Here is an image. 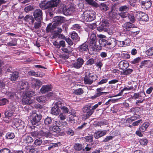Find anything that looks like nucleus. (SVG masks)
Listing matches in <instances>:
<instances>
[{
  "mask_svg": "<svg viewBox=\"0 0 153 153\" xmlns=\"http://www.w3.org/2000/svg\"><path fill=\"white\" fill-rule=\"evenodd\" d=\"M14 113L12 112H11L7 109V111L5 113V117H11L13 115Z\"/></svg>",
  "mask_w": 153,
  "mask_h": 153,
  "instance_id": "obj_46",
  "label": "nucleus"
},
{
  "mask_svg": "<svg viewBox=\"0 0 153 153\" xmlns=\"http://www.w3.org/2000/svg\"><path fill=\"white\" fill-rule=\"evenodd\" d=\"M11 41L9 42H7L6 45L8 46H15L16 45L17 40L15 38L11 39Z\"/></svg>",
  "mask_w": 153,
  "mask_h": 153,
  "instance_id": "obj_34",
  "label": "nucleus"
},
{
  "mask_svg": "<svg viewBox=\"0 0 153 153\" xmlns=\"http://www.w3.org/2000/svg\"><path fill=\"white\" fill-rule=\"evenodd\" d=\"M148 142L147 139L145 138H142L140 140V143L142 145H146Z\"/></svg>",
  "mask_w": 153,
  "mask_h": 153,
  "instance_id": "obj_54",
  "label": "nucleus"
},
{
  "mask_svg": "<svg viewBox=\"0 0 153 153\" xmlns=\"http://www.w3.org/2000/svg\"><path fill=\"white\" fill-rule=\"evenodd\" d=\"M86 141L87 142H91L93 141V137L91 135L86 136L85 137Z\"/></svg>",
  "mask_w": 153,
  "mask_h": 153,
  "instance_id": "obj_58",
  "label": "nucleus"
},
{
  "mask_svg": "<svg viewBox=\"0 0 153 153\" xmlns=\"http://www.w3.org/2000/svg\"><path fill=\"white\" fill-rule=\"evenodd\" d=\"M102 26H103L104 28H105L108 26V23L106 20H103L100 25Z\"/></svg>",
  "mask_w": 153,
  "mask_h": 153,
  "instance_id": "obj_59",
  "label": "nucleus"
},
{
  "mask_svg": "<svg viewBox=\"0 0 153 153\" xmlns=\"http://www.w3.org/2000/svg\"><path fill=\"white\" fill-rule=\"evenodd\" d=\"M106 130L97 131L95 132L94 134V137L97 139L105 135L106 134Z\"/></svg>",
  "mask_w": 153,
  "mask_h": 153,
  "instance_id": "obj_15",
  "label": "nucleus"
},
{
  "mask_svg": "<svg viewBox=\"0 0 153 153\" xmlns=\"http://www.w3.org/2000/svg\"><path fill=\"white\" fill-rule=\"evenodd\" d=\"M133 70L130 68L125 69L123 70L121 73L123 75H128L131 74L133 72Z\"/></svg>",
  "mask_w": 153,
  "mask_h": 153,
  "instance_id": "obj_32",
  "label": "nucleus"
},
{
  "mask_svg": "<svg viewBox=\"0 0 153 153\" xmlns=\"http://www.w3.org/2000/svg\"><path fill=\"white\" fill-rule=\"evenodd\" d=\"M29 24H32L34 22V19L32 16L26 15L24 19Z\"/></svg>",
  "mask_w": 153,
  "mask_h": 153,
  "instance_id": "obj_25",
  "label": "nucleus"
},
{
  "mask_svg": "<svg viewBox=\"0 0 153 153\" xmlns=\"http://www.w3.org/2000/svg\"><path fill=\"white\" fill-rule=\"evenodd\" d=\"M42 84L40 81L36 79H33L31 83L32 87L33 88H39Z\"/></svg>",
  "mask_w": 153,
  "mask_h": 153,
  "instance_id": "obj_18",
  "label": "nucleus"
},
{
  "mask_svg": "<svg viewBox=\"0 0 153 153\" xmlns=\"http://www.w3.org/2000/svg\"><path fill=\"white\" fill-rule=\"evenodd\" d=\"M8 102V100L6 98H2L0 100V105H3Z\"/></svg>",
  "mask_w": 153,
  "mask_h": 153,
  "instance_id": "obj_53",
  "label": "nucleus"
},
{
  "mask_svg": "<svg viewBox=\"0 0 153 153\" xmlns=\"http://www.w3.org/2000/svg\"><path fill=\"white\" fill-rule=\"evenodd\" d=\"M105 87H100L97 88L96 90V93H95L94 96H91V98L93 99H94L96 98L99 97L100 96L104 94H108L109 93L108 92H102L105 89Z\"/></svg>",
  "mask_w": 153,
  "mask_h": 153,
  "instance_id": "obj_6",
  "label": "nucleus"
},
{
  "mask_svg": "<svg viewBox=\"0 0 153 153\" xmlns=\"http://www.w3.org/2000/svg\"><path fill=\"white\" fill-rule=\"evenodd\" d=\"M26 149L31 153H33L35 151V148L33 145H28L26 146Z\"/></svg>",
  "mask_w": 153,
  "mask_h": 153,
  "instance_id": "obj_39",
  "label": "nucleus"
},
{
  "mask_svg": "<svg viewBox=\"0 0 153 153\" xmlns=\"http://www.w3.org/2000/svg\"><path fill=\"white\" fill-rule=\"evenodd\" d=\"M74 149L76 151H79L82 148V146L79 143L75 144L74 146Z\"/></svg>",
  "mask_w": 153,
  "mask_h": 153,
  "instance_id": "obj_44",
  "label": "nucleus"
},
{
  "mask_svg": "<svg viewBox=\"0 0 153 153\" xmlns=\"http://www.w3.org/2000/svg\"><path fill=\"white\" fill-rule=\"evenodd\" d=\"M0 153H10V150L7 148H4L0 150Z\"/></svg>",
  "mask_w": 153,
  "mask_h": 153,
  "instance_id": "obj_64",
  "label": "nucleus"
},
{
  "mask_svg": "<svg viewBox=\"0 0 153 153\" xmlns=\"http://www.w3.org/2000/svg\"><path fill=\"white\" fill-rule=\"evenodd\" d=\"M36 100L40 103H45L47 101V98L44 96L37 97H36Z\"/></svg>",
  "mask_w": 153,
  "mask_h": 153,
  "instance_id": "obj_23",
  "label": "nucleus"
},
{
  "mask_svg": "<svg viewBox=\"0 0 153 153\" xmlns=\"http://www.w3.org/2000/svg\"><path fill=\"white\" fill-rule=\"evenodd\" d=\"M141 93H134L132 96V98L133 99L136 100L138 98V97H140Z\"/></svg>",
  "mask_w": 153,
  "mask_h": 153,
  "instance_id": "obj_62",
  "label": "nucleus"
},
{
  "mask_svg": "<svg viewBox=\"0 0 153 153\" xmlns=\"http://www.w3.org/2000/svg\"><path fill=\"white\" fill-rule=\"evenodd\" d=\"M144 14L145 13L142 12H137L136 14V17H138V19L140 20L141 18H142L143 16V14Z\"/></svg>",
  "mask_w": 153,
  "mask_h": 153,
  "instance_id": "obj_60",
  "label": "nucleus"
},
{
  "mask_svg": "<svg viewBox=\"0 0 153 153\" xmlns=\"http://www.w3.org/2000/svg\"><path fill=\"white\" fill-rule=\"evenodd\" d=\"M6 94L7 96L9 98L13 100H15L18 99V97L15 93L12 92H7Z\"/></svg>",
  "mask_w": 153,
  "mask_h": 153,
  "instance_id": "obj_24",
  "label": "nucleus"
},
{
  "mask_svg": "<svg viewBox=\"0 0 153 153\" xmlns=\"http://www.w3.org/2000/svg\"><path fill=\"white\" fill-rule=\"evenodd\" d=\"M91 106V104H88L86 105L82 108L83 112L85 114L83 115V117L86 119L88 118L93 113V110H92Z\"/></svg>",
  "mask_w": 153,
  "mask_h": 153,
  "instance_id": "obj_2",
  "label": "nucleus"
},
{
  "mask_svg": "<svg viewBox=\"0 0 153 153\" xmlns=\"http://www.w3.org/2000/svg\"><path fill=\"white\" fill-rule=\"evenodd\" d=\"M53 119H51V117H47L44 120V123L46 125L49 126L52 123Z\"/></svg>",
  "mask_w": 153,
  "mask_h": 153,
  "instance_id": "obj_36",
  "label": "nucleus"
},
{
  "mask_svg": "<svg viewBox=\"0 0 153 153\" xmlns=\"http://www.w3.org/2000/svg\"><path fill=\"white\" fill-rule=\"evenodd\" d=\"M140 108H132L130 109V111L134 112L136 115H139L138 111Z\"/></svg>",
  "mask_w": 153,
  "mask_h": 153,
  "instance_id": "obj_48",
  "label": "nucleus"
},
{
  "mask_svg": "<svg viewBox=\"0 0 153 153\" xmlns=\"http://www.w3.org/2000/svg\"><path fill=\"white\" fill-rule=\"evenodd\" d=\"M83 59L81 58H79L72 63V66L75 68L78 69L82 67L84 63Z\"/></svg>",
  "mask_w": 153,
  "mask_h": 153,
  "instance_id": "obj_5",
  "label": "nucleus"
},
{
  "mask_svg": "<svg viewBox=\"0 0 153 153\" xmlns=\"http://www.w3.org/2000/svg\"><path fill=\"white\" fill-rule=\"evenodd\" d=\"M149 125V124L148 122H146L144 123L140 127V131L141 132L145 131Z\"/></svg>",
  "mask_w": 153,
  "mask_h": 153,
  "instance_id": "obj_29",
  "label": "nucleus"
},
{
  "mask_svg": "<svg viewBox=\"0 0 153 153\" xmlns=\"http://www.w3.org/2000/svg\"><path fill=\"white\" fill-rule=\"evenodd\" d=\"M57 122V121H55L54 124L53 123V126H49V129L51 131L58 133L60 132L61 130L60 128L58 126H56V123Z\"/></svg>",
  "mask_w": 153,
  "mask_h": 153,
  "instance_id": "obj_19",
  "label": "nucleus"
},
{
  "mask_svg": "<svg viewBox=\"0 0 153 153\" xmlns=\"http://www.w3.org/2000/svg\"><path fill=\"white\" fill-rule=\"evenodd\" d=\"M130 21L132 23H134L135 20V18L134 16L131 14H128V17Z\"/></svg>",
  "mask_w": 153,
  "mask_h": 153,
  "instance_id": "obj_56",
  "label": "nucleus"
},
{
  "mask_svg": "<svg viewBox=\"0 0 153 153\" xmlns=\"http://www.w3.org/2000/svg\"><path fill=\"white\" fill-rule=\"evenodd\" d=\"M108 40L111 43V48H113L115 46L117 41L116 39L110 37Z\"/></svg>",
  "mask_w": 153,
  "mask_h": 153,
  "instance_id": "obj_31",
  "label": "nucleus"
},
{
  "mask_svg": "<svg viewBox=\"0 0 153 153\" xmlns=\"http://www.w3.org/2000/svg\"><path fill=\"white\" fill-rule=\"evenodd\" d=\"M51 89V85H43L40 90V92L42 94H44L47 92L50 91Z\"/></svg>",
  "mask_w": 153,
  "mask_h": 153,
  "instance_id": "obj_22",
  "label": "nucleus"
},
{
  "mask_svg": "<svg viewBox=\"0 0 153 153\" xmlns=\"http://www.w3.org/2000/svg\"><path fill=\"white\" fill-rule=\"evenodd\" d=\"M88 43L85 42L80 45L77 49L81 52H84L87 51L88 49Z\"/></svg>",
  "mask_w": 153,
  "mask_h": 153,
  "instance_id": "obj_13",
  "label": "nucleus"
},
{
  "mask_svg": "<svg viewBox=\"0 0 153 153\" xmlns=\"http://www.w3.org/2000/svg\"><path fill=\"white\" fill-rule=\"evenodd\" d=\"M74 93L76 95H81L83 93V91L82 88H79L75 90Z\"/></svg>",
  "mask_w": 153,
  "mask_h": 153,
  "instance_id": "obj_51",
  "label": "nucleus"
},
{
  "mask_svg": "<svg viewBox=\"0 0 153 153\" xmlns=\"http://www.w3.org/2000/svg\"><path fill=\"white\" fill-rule=\"evenodd\" d=\"M146 54L149 56H152L153 55V47L151 48L146 51Z\"/></svg>",
  "mask_w": 153,
  "mask_h": 153,
  "instance_id": "obj_52",
  "label": "nucleus"
},
{
  "mask_svg": "<svg viewBox=\"0 0 153 153\" xmlns=\"http://www.w3.org/2000/svg\"><path fill=\"white\" fill-rule=\"evenodd\" d=\"M90 13V11H88V16H87L88 19L87 22L91 21L94 20L95 18V14L94 13Z\"/></svg>",
  "mask_w": 153,
  "mask_h": 153,
  "instance_id": "obj_30",
  "label": "nucleus"
},
{
  "mask_svg": "<svg viewBox=\"0 0 153 153\" xmlns=\"http://www.w3.org/2000/svg\"><path fill=\"white\" fill-rule=\"evenodd\" d=\"M96 42L90 43V46L92 50L95 51H98L101 50L102 48L101 45H97L96 44Z\"/></svg>",
  "mask_w": 153,
  "mask_h": 153,
  "instance_id": "obj_17",
  "label": "nucleus"
},
{
  "mask_svg": "<svg viewBox=\"0 0 153 153\" xmlns=\"http://www.w3.org/2000/svg\"><path fill=\"white\" fill-rule=\"evenodd\" d=\"M33 16L36 20L40 21L42 16V10L39 9L36 10L33 13Z\"/></svg>",
  "mask_w": 153,
  "mask_h": 153,
  "instance_id": "obj_7",
  "label": "nucleus"
},
{
  "mask_svg": "<svg viewBox=\"0 0 153 153\" xmlns=\"http://www.w3.org/2000/svg\"><path fill=\"white\" fill-rule=\"evenodd\" d=\"M28 74L30 75L34 76L36 77L40 76L38 73L35 72L33 71H30L28 72Z\"/></svg>",
  "mask_w": 153,
  "mask_h": 153,
  "instance_id": "obj_50",
  "label": "nucleus"
},
{
  "mask_svg": "<svg viewBox=\"0 0 153 153\" xmlns=\"http://www.w3.org/2000/svg\"><path fill=\"white\" fill-rule=\"evenodd\" d=\"M96 35L95 33H92L90 37V43L96 42Z\"/></svg>",
  "mask_w": 153,
  "mask_h": 153,
  "instance_id": "obj_42",
  "label": "nucleus"
},
{
  "mask_svg": "<svg viewBox=\"0 0 153 153\" xmlns=\"http://www.w3.org/2000/svg\"><path fill=\"white\" fill-rule=\"evenodd\" d=\"M86 2L90 5L93 6L95 7H97L98 4L94 0H85Z\"/></svg>",
  "mask_w": 153,
  "mask_h": 153,
  "instance_id": "obj_45",
  "label": "nucleus"
},
{
  "mask_svg": "<svg viewBox=\"0 0 153 153\" xmlns=\"http://www.w3.org/2000/svg\"><path fill=\"white\" fill-rule=\"evenodd\" d=\"M23 138L24 143H31L33 142V141L31 137L29 136H27L26 135L24 136Z\"/></svg>",
  "mask_w": 153,
  "mask_h": 153,
  "instance_id": "obj_26",
  "label": "nucleus"
},
{
  "mask_svg": "<svg viewBox=\"0 0 153 153\" xmlns=\"http://www.w3.org/2000/svg\"><path fill=\"white\" fill-rule=\"evenodd\" d=\"M35 95V92L33 91H28L26 92H23L22 96H26V97L30 98Z\"/></svg>",
  "mask_w": 153,
  "mask_h": 153,
  "instance_id": "obj_33",
  "label": "nucleus"
},
{
  "mask_svg": "<svg viewBox=\"0 0 153 153\" xmlns=\"http://www.w3.org/2000/svg\"><path fill=\"white\" fill-rule=\"evenodd\" d=\"M39 6L40 8L43 9H45L48 8V5H47V2L43 1L41 2L39 4Z\"/></svg>",
  "mask_w": 153,
  "mask_h": 153,
  "instance_id": "obj_37",
  "label": "nucleus"
},
{
  "mask_svg": "<svg viewBox=\"0 0 153 153\" xmlns=\"http://www.w3.org/2000/svg\"><path fill=\"white\" fill-rule=\"evenodd\" d=\"M64 105L63 103L62 102V101H59L55 103V106L58 107L59 108H61V107H62Z\"/></svg>",
  "mask_w": 153,
  "mask_h": 153,
  "instance_id": "obj_55",
  "label": "nucleus"
},
{
  "mask_svg": "<svg viewBox=\"0 0 153 153\" xmlns=\"http://www.w3.org/2000/svg\"><path fill=\"white\" fill-rule=\"evenodd\" d=\"M33 7L31 5L27 6L24 9V10L25 12H27L30 11H31L33 9Z\"/></svg>",
  "mask_w": 153,
  "mask_h": 153,
  "instance_id": "obj_63",
  "label": "nucleus"
},
{
  "mask_svg": "<svg viewBox=\"0 0 153 153\" xmlns=\"http://www.w3.org/2000/svg\"><path fill=\"white\" fill-rule=\"evenodd\" d=\"M17 105L13 103H10L8 106L7 109L10 111L14 113L16 109H17Z\"/></svg>",
  "mask_w": 153,
  "mask_h": 153,
  "instance_id": "obj_27",
  "label": "nucleus"
},
{
  "mask_svg": "<svg viewBox=\"0 0 153 153\" xmlns=\"http://www.w3.org/2000/svg\"><path fill=\"white\" fill-rule=\"evenodd\" d=\"M15 136L14 133L12 132H8L5 135L7 139H12L15 137Z\"/></svg>",
  "mask_w": 153,
  "mask_h": 153,
  "instance_id": "obj_40",
  "label": "nucleus"
},
{
  "mask_svg": "<svg viewBox=\"0 0 153 153\" xmlns=\"http://www.w3.org/2000/svg\"><path fill=\"white\" fill-rule=\"evenodd\" d=\"M143 95L142 93H141L140 94V97H138L137 99V100L136 101V105H138L139 104L143 102V101L144 100V99L143 98L142 96Z\"/></svg>",
  "mask_w": 153,
  "mask_h": 153,
  "instance_id": "obj_41",
  "label": "nucleus"
},
{
  "mask_svg": "<svg viewBox=\"0 0 153 153\" xmlns=\"http://www.w3.org/2000/svg\"><path fill=\"white\" fill-rule=\"evenodd\" d=\"M119 15L122 18H126L128 17V14L126 13L121 12L120 13L117 14L116 13H113L112 14H111V16L112 19H118L117 15Z\"/></svg>",
  "mask_w": 153,
  "mask_h": 153,
  "instance_id": "obj_14",
  "label": "nucleus"
},
{
  "mask_svg": "<svg viewBox=\"0 0 153 153\" xmlns=\"http://www.w3.org/2000/svg\"><path fill=\"white\" fill-rule=\"evenodd\" d=\"M29 86L28 83L25 81L21 80L19 82L17 88L18 90H27L29 89Z\"/></svg>",
  "mask_w": 153,
  "mask_h": 153,
  "instance_id": "obj_4",
  "label": "nucleus"
},
{
  "mask_svg": "<svg viewBox=\"0 0 153 153\" xmlns=\"http://www.w3.org/2000/svg\"><path fill=\"white\" fill-rule=\"evenodd\" d=\"M53 26H51V24L50 23L46 28V31L47 33L49 32H52L54 29V27H53Z\"/></svg>",
  "mask_w": 153,
  "mask_h": 153,
  "instance_id": "obj_43",
  "label": "nucleus"
},
{
  "mask_svg": "<svg viewBox=\"0 0 153 153\" xmlns=\"http://www.w3.org/2000/svg\"><path fill=\"white\" fill-rule=\"evenodd\" d=\"M129 66L128 62L126 61H123L120 62L119 63V66L120 68L124 70L126 69Z\"/></svg>",
  "mask_w": 153,
  "mask_h": 153,
  "instance_id": "obj_20",
  "label": "nucleus"
},
{
  "mask_svg": "<svg viewBox=\"0 0 153 153\" xmlns=\"http://www.w3.org/2000/svg\"><path fill=\"white\" fill-rule=\"evenodd\" d=\"M74 10V7L71 5L68 8H63L62 9V11L64 14L66 15H70Z\"/></svg>",
  "mask_w": 153,
  "mask_h": 153,
  "instance_id": "obj_12",
  "label": "nucleus"
},
{
  "mask_svg": "<svg viewBox=\"0 0 153 153\" xmlns=\"http://www.w3.org/2000/svg\"><path fill=\"white\" fill-rule=\"evenodd\" d=\"M94 59L91 58L87 61L86 64L88 65H91L95 63Z\"/></svg>",
  "mask_w": 153,
  "mask_h": 153,
  "instance_id": "obj_49",
  "label": "nucleus"
},
{
  "mask_svg": "<svg viewBox=\"0 0 153 153\" xmlns=\"http://www.w3.org/2000/svg\"><path fill=\"white\" fill-rule=\"evenodd\" d=\"M59 4V0H51L47 2V5H48V8L56 7Z\"/></svg>",
  "mask_w": 153,
  "mask_h": 153,
  "instance_id": "obj_16",
  "label": "nucleus"
},
{
  "mask_svg": "<svg viewBox=\"0 0 153 153\" xmlns=\"http://www.w3.org/2000/svg\"><path fill=\"white\" fill-rule=\"evenodd\" d=\"M22 102L24 105H30L34 102V100L30 98L26 97V96H22Z\"/></svg>",
  "mask_w": 153,
  "mask_h": 153,
  "instance_id": "obj_11",
  "label": "nucleus"
},
{
  "mask_svg": "<svg viewBox=\"0 0 153 153\" xmlns=\"http://www.w3.org/2000/svg\"><path fill=\"white\" fill-rule=\"evenodd\" d=\"M42 117L41 115H38L36 113H33L32 115V119L31 121L32 124L35 126L40 124V120Z\"/></svg>",
  "mask_w": 153,
  "mask_h": 153,
  "instance_id": "obj_3",
  "label": "nucleus"
},
{
  "mask_svg": "<svg viewBox=\"0 0 153 153\" xmlns=\"http://www.w3.org/2000/svg\"><path fill=\"white\" fill-rule=\"evenodd\" d=\"M152 5V3L151 2V1L150 0L149 1H148V2H147L144 4L142 5V6H144L145 7L146 9H147L148 8H149Z\"/></svg>",
  "mask_w": 153,
  "mask_h": 153,
  "instance_id": "obj_57",
  "label": "nucleus"
},
{
  "mask_svg": "<svg viewBox=\"0 0 153 153\" xmlns=\"http://www.w3.org/2000/svg\"><path fill=\"white\" fill-rule=\"evenodd\" d=\"M42 141L41 139L39 138L36 139L34 142V144L36 145L39 146L41 145Z\"/></svg>",
  "mask_w": 153,
  "mask_h": 153,
  "instance_id": "obj_61",
  "label": "nucleus"
},
{
  "mask_svg": "<svg viewBox=\"0 0 153 153\" xmlns=\"http://www.w3.org/2000/svg\"><path fill=\"white\" fill-rule=\"evenodd\" d=\"M88 11L84 12L81 16V19L85 22H87L88 19L87 16H88Z\"/></svg>",
  "mask_w": 153,
  "mask_h": 153,
  "instance_id": "obj_38",
  "label": "nucleus"
},
{
  "mask_svg": "<svg viewBox=\"0 0 153 153\" xmlns=\"http://www.w3.org/2000/svg\"><path fill=\"white\" fill-rule=\"evenodd\" d=\"M40 136L45 137H51L52 136L49 130L45 128H43L42 130L39 132Z\"/></svg>",
  "mask_w": 153,
  "mask_h": 153,
  "instance_id": "obj_9",
  "label": "nucleus"
},
{
  "mask_svg": "<svg viewBox=\"0 0 153 153\" xmlns=\"http://www.w3.org/2000/svg\"><path fill=\"white\" fill-rule=\"evenodd\" d=\"M97 76L96 75L91 74L89 72H87L84 77V83L88 85H91L97 79Z\"/></svg>",
  "mask_w": 153,
  "mask_h": 153,
  "instance_id": "obj_1",
  "label": "nucleus"
},
{
  "mask_svg": "<svg viewBox=\"0 0 153 153\" xmlns=\"http://www.w3.org/2000/svg\"><path fill=\"white\" fill-rule=\"evenodd\" d=\"M123 30L125 31H128L133 28L136 27L135 25L129 22H125L122 25Z\"/></svg>",
  "mask_w": 153,
  "mask_h": 153,
  "instance_id": "obj_8",
  "label": "nucleus"
},
{
  "mask_svg": "<svg viewBox=\"0 0 153 153\" xmlns=\"http://www.w3.org/2000/svg\"><path fill=\"white\" fill-rule=\"evenodd\" d=\"M19 77V73L17 71H14L10 74V80L13 82L16 81Z\"/></svg>",
  "mask_w": 153,
  "mask_h": 153,
  "instance_id": "obj_21",
  "label": "nucleus"
},
{
  "mask_svg": "<svg viewBox=\"0 0 153 153\" xmlns=\"http://www.w3.org/2000/svg\"><path fill=\"white\" fill-rule=\"evenodd\" d=\"M60 112V110L59 108L54 106L52 108L51 110V114L54 115H57Z\"/></svg>",
  "mask_w": 153,
  "mask_h": 153,
  "instance_id": "obj_28",
  "label": "nucleus"
},
{
  "mask_svg": "<svg viewBox=\"0 0 153 153\" xmlns=\"http://www.w3.org/2000/svg\"><path fill=\"white\" fill-rule=\"evenodd\" d=\"M71 37L73 40L76 41H78L80 39V38L78 36L77 33L74 32L71 34Z\"/></svg>",
  "mask_w": 153,
  "mask_h": 153,
  "instance_id": "obj_35",
  "label": "nucleus"
},
{
  "mask_svg": "<svg viewBox=\"0 0 153 153\" xmlns=\"http://www.w3.org/2000/svg\"><path fill=\"white\" fill-rule=\"evenodd\" d=\"M61 145V143L60 142L57 143H53L51 144L50 146L48 148V150H50L51 149L53 148L54 147L58 146Z\"/></svg>",
  "mask_w": 153,
  "mask_h": 153,
  "instance_id": "obj_47",
  "label": "nucleus"
},
{
  "mask_svg": "<svg viewBox=\"0 0 153 153\" xmlns=\"http://www.w3.org/2000/svg\"><path fill=\"white\" fill-rule=\"evenodd\" d=\"M14 125L16 128L19 127V128H24L25 124L24 122L19 119H15L14 120Z\"/></svg>",
  "mask_w": 153,
  "mask_h": 153,
  "instance_id": "obj_10",
  "label": "nucleus"
}]
</instances>
